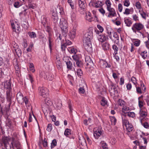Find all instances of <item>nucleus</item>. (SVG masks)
Here are the masks:
<instances>
[{
  "label": "nucleus",
  "mask_w": 149,
  "mask_h": 149,
  "mask_svg": "<svg viewBox=\"0 0 149 149\" xmlns=\"http://www.w3.org/2000/svg\"><path fill=\"white\" fill-rule=\"evenodd\" d=\"M60 26L63 35L65 37H66V34L68 30V24L67 21L63 18L61 19L60 22Z\"/></svg>",
  "instance_id": "f257e3e1"
},
{
  "label": "nucleus",
  "mask_w": 149,
  "mask_h": 149,
  "mask_svg": "<svg viewBox=\"0 0 149 149\" xmlns=\"http://www.w3.org/2000/svg\"><path fill=\"white\" fill-rule=\"evenodd\" d=\"M10 138L8 136H3L2 137L1 141V144L6 149H11V146L9 143Z\"/></svg>",
  "instance_id": "f03ea898"
},
{
  "label": "nucleus",
  "mask_w": 149,
  "mask_h": 149,
  "mask_svg": "<svg viewBox=\"0 0 149 149\" xmlns=\"http://www.w3.org/2000/svg\"><path fill=\"white\" fill-rule=\"evenodd\" d=\"M143 27V25L141 23H136L133 25L132 29L133 31L135 33H136L137 31H138L139 32H140L139 31L141 30ZM140 33H141V32H140Z\"/></svg>",
  "instance_id": "7ed1b4c3"
},
{
  "label": "nucleus",
  "mask_w": 149,
  "mask_h": 149,
  "mask_svg": "<svg viewBox=\"0 0 149 149\" xmlns=\"http://www.w3.org/2000/svg\"><path fill=\"white\" fill-rule=\"evenodd\" d=\"M63 60L65 62L67 65V68L69 70H71L72 69V63L71 61L72 60L68 56H65L63 58Z\"/></svg>",
  "instance_id": "20e7f679"
},
{
  "label": "nucleus",
  "mask_w": 149,
  "mask_h": 149,
  "mask_svg": "<svg viewBox=\"0 0 149 149\" xmlns=\"http://www.w3.org/2000/svg\"><path fill=\"white\" fill-rule=\"evenodd\" d=\"M40 95L43 97H46L48 96L49 93L48 90L45 87H39L38 88Z\"/></svg>",
  "instance_id": "39448f33"
},
{
  "label": "nucleus",
  "mask_w": 149,
  "mask_h": 149,
  "mask_svg": "<svg viewBox=\"0 0 149 149\" xmlns=\"http://www.w3.org/2000/svg\"><path fill=\"white\" fill-rule=\"evenodd\" d=\"M86 65L88 68H93L94 65L93 62L90 57L89 56H86L85 58Z\"/></svg>",
  "instance_id": "423d86ee"
},
{
  "label": "nucleus",
  "mask_w": 149,
  "mask_h": 149,
  "mask_svg": "<svg viewBox=\"0 0 149 149\" xmlns=\"http://www.w3.org/2000/svg\"><path fill=\"white\" fill-rule=\"evenodd\" d=\"M13 98L11 91H6V99L7 101L9 102V107H10L11 104L12 99Z\"/></svg>",
  "instance_id": "0eeeda50"
},
{
  "label": "nucleus",
  "mask_w": 149,
  "mask_h": 149,
  "mask_svg": "<svg viewBox=\"0 0 149 149\" xmlns=\"http://www.w3.org/2000/svg\"><path fill=\"white\" fill-rule=\"evenodd\" d=\"M84 41V42L83 43L85 49L88 52H91L92 50V48L91 42H86L85 41Z\"/></svg>",
  "instance_id": "6e6552de"
},
{
  "label": "nucleus",
  "mask_w": 149,
  "mask_h": 149,
  "mask_svg": "<svg viewBox=\"0 0 149 149\" xmlns=\"http://www.w3.org/2000/svg\"><path fill=\"white\" fill-rule=\"evenodd\" d=\"M99 63L101 67L103 68H109L111 67V65L109 64H108L107 61L102 59L100 60Z\"/></svg>",
  "instance_id": "1a4fd4ad"
},
{
  "label": "nucleus",
  "mask_w": 149,
  "mask_h": 149,
  "mask_svg": "<svg viewBox=\"0 0 149 149\" xmlns=\"http://www.w3.org/2000/svg\"><path fill=\"white\" fill-rule=\"evenodd\" d=\"M107 9L109 11V13L108 15V17H110L111 16L112 17L116 16V14L114 9L113 8H109L107 7Z\"/></svg>",
  "instance_id": "9d476101"
},
{
  "label": "nucleus",
  "mask_w": 149,
  "mask_h": 149,
  "mask_svg": "<svg viewBox=\"0 0 149 149\" xmlns=\"http://www.w3.org/2000/svg\"><path fill=\"white\" fill-rule=\"evenodd\" d=\"M76 34L75 29H73L69 31L68 33V36L71 39H73L75 37Z\"/></svg>",
  "instance_id": "9b49d317"
},
{
  "label": "nucleus",
  "mask_w": 149,
  "mask_h": 149,
  "mask_svg": "<svg viewBox=\"0 0 149 149\" xmlns=\"http://www.w3.org/2000/svg\"><path fill=\"white\" fill-rule=\"evenodd\" d=\"M23 99L24 97L22 94L21 92H18L17 95V99L18 102L22 104L23 103Z\"/></svg>",
  "instance_id": "f8f14e48"
},
{
  "label": "nucleus",
  "mask_w": 149,
  "mask_h": 149,
  "mask_svg": "<svg viewBox=\"0 0 149 149\" xmlns=\"http://www.w3.org/2000/svg\"><path fill=\"white\" fill-rule=\"evenodd\" d=\"M12 146L13 147V145L17 148V149H22V147L20 142L17 140L14 141L11 143Z\"/></svg>",
  "instance_id": "ddd939ff"
},
{
  "label": "nucleus",
  "mask_w": 149,
  "mask_h": 149,
  "mask_svg": "<svg viewBox=\"0 0 149 149\" xmlns=\"http://www.w3.org/2000/svg\"><path fill=\"white\" fill-rule=\"evenodd\" d=\"M109 90L110 93H113L114 94L118 93L117 88L114 85H111L110 86Z\"/></svg>",
  "instance_id": "4468645a"
},
{
  "label": "nucleus",
  "mask_w": 149,
  "mask_h": 149,
  "mask_svg": "<svg viewBox=\"0 0 149 149\" xmlns=\"http://www.w3.org/2000/svg\"><path fill=\"white\" fill-rule=\"evenodd\" d=\"M4 88L6 89L7 91H11L12 89L11 84L10 81H7L4 84Z\"/></svg>",
  "instance_id": "2eb2a0df"
},
{
  "label": "nucleus",
  "mask_w": 149,
  "mask_h": 149,
  "mask_svg": "<svg viewBox=\"0 0 149 149\" xmlns=\"http://www.w3.org/2000/svg\"><path fill=\"white\" fill-rule=\"evenodd\" d=\"M52 18L53 19L54 23H56L58 19V17L56 12V11H52Z\"/></svg>",
  "instance_id": "dca6fc26"
},
{
  "label": "nucleus",
  "mask_w": 149,
  "mask_h": 149,
  "mask_svg": "<svg viewBox=\"0 0 149 149\" xmlns=\"http://www.w3.org/2000/svg\"><path fill=\"white\" fill-rule=\"evenodd\" d=\"M102 133L101 131L99 130H97L94 132L93 134L94 136L96 139H97L101 135Z\"/></svg>",
  "instance_id": "f3484780"
},
{
  "label": "nucleus",
  "mask_w": 149,
  "mask_h": 149,
  "mask_svg": "<svg viewBox=\"0 0 149 149\" xmlns=\"http://www.w3.org/2000/svg\"><path fill=\"white\" fill-rule=\"evenodd\" d=\"M78 4L79 7L81 9H84L85 8L86 3L85 1H78Z\"/></svg>",
  "instance_id": "a211bd4d"
},
{
  "label": "nucleus",
  "mask_w": 149,
  "mask_h": 149,
  "mask_svg": "<svg viewBox=\"0 0 149 149\" xmlns=\"http://www.w3.org/2000/svg\"><path fill=\"white\" fill-rule=\"evenodd\" d=\"M97 38L99 40L102 42L105 41L107 38L105 36L102 35H100Z\"/></svg>",
  "instance_id": "6ab92c4d"
},
{
  "label": "nucleus",
  "mask_w": 149,
  "mask_h": 149,
  "mask_svg": "<svg viewBox=\"0 0 149 149\" xmlns=\"http://www.w3.org/2000/svg\"><path fill=\"white\" fill-rule=\"evenodd\" d=\"M93 36V32L91 30H89L84 35V37L86 38L88 37L89 38H92Z\"/></svg>",
  "instance_id": "aec40b11"
},
{
  "label": "nucleus",
  "mask_w": 149,
  "mask_h": 149,
  "mask_svg": "<svg viewBox=\"0 0 149 149\" xmlns=\"http://www.w3.org/2000/svg\"><path fill=\"white\" fill-rule=\"evenodd\" d=\"M126 129L128 132L132 131L133 129V127L131 123H129L126 126Z\"/></svg>",
  "instance_id": "412c9836"
},
{
  "label": "nucleus",
  "mask_w": 149,
  "mask_h": 149,
  "mask_svg": "<svg viewBox=\"0 0 149 149\" xmlns=\"http://www.w3.org/2000/svg\"><path fill=\"white\" fill-rule=\"evenodd\" d=\"M110 44L107 42H105L102 45V48L104 50H108Z\"/></svg>",
  "instance_id": "4be33fe9"
},
{
  "label": "nucleus",
  "mask_w": 149,
  "mask_h": 149,
  "mask_svg": "<svg viewBox=\"0 0 149 149\" xmlns=\"http://www.w3.org/2000/svg\"><path fill=\"white\" fill-rule=\"evenodd\" d=\"M68 50L71 53L74 54H75L77 52L76 49L73 47L69 48L68 49Z\"/></svg>",
  "instance_id": "5701e85b"
},
{
  "label": "nucleus",
  "mask_w": 149,
  "mask_h": 149,
  "mask_svg": "<svg viewBox=\"0 0 149 149\" xmlns=\"http://www.w3.org/2000/svg\"><path fill=\"white\" fill-rule=\"evenodd\" d=\"M107 33L109 38L112 39L111 33L113 30L110 28L108 27L107 28Z\"/></svg>",
  "instance_id": "b1692460"
},
{
  "label": "nucleus",
  "mask_w": 149,
  "mask_h": 149,
  "mask_svg": "<svg viewBox=\"0 0 149 149\" xmlns=\"http://www.w3.org/2000/svg\"><path fill=\"white\" fill-rule=\"evenodd\" d=\"M64 134L67 137H68L71 134V130L67 128L65 131Z\"/></svg>",
  "instance_id": "393cba45"
},
{
  "label": "nucleus",
  "mask_w": 149,
  "mask_h": 149,
  "mask_svg": "<svg viewBox=\"0 0 149 149\" xmlns=\"http://www.w3.org/2000/svg\"><path fill=\"white\" fill-rule=\"evenodd\" d=\"M125 22L126 26L128 27L130 26L132 24V22L128 19L125 20Z\"/></svg>",
  "instance_id": "a878e982"
},
{
  "label": "nucleus",
  "mask_w": 149,
  "mask_h": 149,
  "mask_svg": "<svg viewBox=\"0 0 149 149\" xmlns=\"http://www.w3.org/2000/svg\"><path fill=\"white\" fill-rule=\"evenodd\" d=\"M77 66L79 68L83 67V63L82 61L80 60H79L75 62Z\"/></svg>",
  "instance_id": "bb28decb"
},
{
  "label": "nucleus",
  "mask_w": 149,
  "mask_h": 149,
  "mask_svg": "<svg viewBox=\"0 0 149 149\" xmlns=\"http://www.w3.org/2000/svg\"><path fill=\"white\" fill-rule=\"evenodd\" d=\"M76 73L77 76L80 78L81 77L83 74V72L81 69H77L76 72Z\"/></svg>",
  "instance_id": "cd10ccee"
},
{
  "label": "nucleus",
  "mask_w": 149,
  "mask_h": 149,
  "mask_svg": "<svg viewBox=\"0 0 149 149\" xmlns=\"http://www.w3.org/2000/svg\"><path fill=\"white\" fill-rule=\"evenodd\" d=\"M56 66L58 69L59 70L61 69L62 67V63H61V62L59 60H58L56 62Z\"/></svg>",
  "instance_id": "c85d7f7f"
},
{
  "label": "nucleus",
  "mask_w": 149,
  "mask_h": 149,
  "mask_svg": "<svg viewBox=\"0 0 149 149\" xmlns=\"http://www.w3.org/2000/svg\"><path fill=\"white\" fill-rule=\"evenodd\" d=\"M86 19L89 21H90L91 19L92 18L91 13L89 12L86 13Z\"/></svg>",
  "instance_id": "c756f323"
},
{
  "label": "nucleus",
  "mask_w": 149,
  "mask_h": 149,
  "mask_svg": "<svg viewBox=\"0 0 149 149\" xmlns=\"http://www.w3.org/2000/svg\"><path fill=\"white\" fill-rule=\"evenodd\" d=\"M107 101L105 100L104 97H103L101 101V104L103 106H105L107 104Z\"/></svg>",
  "instance_id": "7c9ffc66"
},
{
  "label": "nucleus",
  "mask_w": 149,
  "mask_h": 149,
  "mask_svg": "<svg viewBox=\"0 0 149 149\" xmlns=\"http://www.w3.org/2000/svg\"><path fill=\"white\" fill-rule=\"evenodd\" d=\"M127 116L133 118L135 116V114L133 112H128L127 113H126V115H124L125 116Z\"/></svg>",
  "instance_id": "2f4dec72"
},
{
  "label": "nucleus",
  "mask_w": 149,
  "mask_h": 149,
  "mask_svg": "<svg viewBox=\"0 0 149 149\" xmlns=\"http://www.w3.org/2000/svg\"><path fill=\"white\" fill-rule=\"evenodd\" d=\"M113 37L116 39V40H115V41L116 42L118 43L119 42V37L117 33L115 32H113Z\"/></svg>",
  "instance_id": "473e14b6"
},
{
  "label": "nucleus",
  "mask_w": 149,
  "mask_h": 149,
  "mask_svg": "<svg viewBox=\"0 0 149 149\" xmlns=\"http://www.w3.org/2000/svg\"><path fill=\"white\" fill-rule=\"evenodd\" d=\"M139 12L140 13V14L142 18L145 19H146V16H148V15L143 11L139 10Z\"/></svg>",
  "instance_id": "72a5a7b5"
},
{
  "label": "nucleus",
  "mask_w": 149,
  "mask_h": 149,
  "mask_svg": "<svg viewBox=\"0 0 149 149\" xmlns=\"http://www.w3.org/2000/svg\"><path fill=\"white\" fill-rule=\"evenodd\" d=\"M57 145V142L55 139H54L52 142L51 143V148H53L54 147L56 146Z\"/></svg>",
  "instance_id": "f704fd0d"
},
{
  "label": "nucleus",
  "mask_w": 149,
  "mask_h": 149,
  "mask_svg": "<svg viewBox=\"0 0 149 149\" xmlns=\"http://www.w3.org/2000/svg\"><path fill=\"white\" fill-rule=\"evenodd\" d=\"M28 34L29 36L31 38H35L36 37V33L33 32H29Z\"/></svg>",
  "instance_id": "c9c22d12"
},
{
  "label": "nucleus",
  "mask_w": 149,
  "mask_h": 149,
  "mask_svg": "<svg viewBox=\"0 0 149 149\" xmlns=\"http://www.w3.org/2000/svg\"><path fill=\"white\" fill-rule=\"evenodd\" d=\"M139 114L140 116L143 118L146 117L147 115V113L146 112L141 110H140L139 112Z\"/></svg>",
  "instance_id": "e433bc0d"
},
{
  "label": "nucleus",
  "mask_w": 149,
  "mask_h": 149,
  "mask_svg": "<svg viewBox=\"0 0 149 149\" xmlns=\"http://www.w3.org/2000/svg\"><path fill=\"white\" fill-rule=\"evenodd\" d=\"M129 108L128 107H123L122 109V111L124 113V114H123V116H124L125 115H126V113H127L128 112L127 111L129 110Z\"/></svg>",
  "instance_id": "4c0bfd02"
},
{
  "label": "nucleus",
  "mask_w": 149,
  "mask_h": 149,
  "mask_svg": "<svg viewBox=\"0 0 149 149\" xmlns=\"http://www.w3.org/2000/svg\"><path fill=\"white\" fill-rule=\"evenodd\" d=\"M141 124L142 125L146 128H148L149 127V124L147 122H145L144 123H143L142 122V120H141Z\"/></svg>",
  "instance_id": "58836bf2"
},
{
  "label": "nucleus",
  "mask_w": 149,
  "mask_h": 149,
  "mask_svg": "<svg viewBox=\"0 0 149 149\" xmlns=\"http://www.w3.org/2000/svg\"><path fill=\"white\" fill-rule=\"evenodd\" d=\"M45 100V103L47 105H49L52 104V102L50 100H49V98H46Z\"/></svg>",
  "instance_id": "ea45409f"
},
{
  "label": "nucleus",
  "mask_w": 149,
  "mask_h": 149,
  "mask_svg": "<svg viewBox=\"0 0 149 149\" xmlns=\"http://www.w3.org/2000/svg\"><path fill=\"white\" fill-rule=\"evenodd\" d=\"M122 119L123 120V126H125V127L127 124L129 123V121L125 119H123L122 117Z\"/></svg>",
  "instance_id": "a19ab883"
},
{
  "label": "nucleus",
  "mask_w": 149,
  "mask_h": 149,
  "mask_svg": "<svg viewBox=\"0 0 149 149\" xmlns=\"http://www.w3.org/2000/svg\"><path fill=\"white\" fill-rule=\"evenodd\" d=\"M72 57L73 60L75 61V62L80 60L79 56L77 55L73 56Z\"/></svg>",
  "instance_id": "79ce46f5"
},
{
  "label": "nucleus",
  "mask_w": 149,
  "mask_h": 149,
  "mask_svg": "<svg viewBox=\"0 0 149 149\" xmlns=\"http://www.w3.org/2000/svg\"><path fill=\"white\" fill-rule=\"evenodd\" d=\"M112 48L114 51V53L115 54H117L118 48L116 45H113L112 46Z\"/></svg>",
  "instance_id": "37998d69"
},
{
  "label": "nucleus",
  "mask_w": 149,
  "mask_h": 149,
  "mask_svg": "<svg viewBox=\"0 0 149 149\" xmlns=\"http://www.w3.org/2000/svg\"><path fill=\"white\" fill-rule=\"evenodd\" d=\"M135 6L136 8L138 9H141V4L139 1L136 2L135 3Z\"/></svg>",
  "instance_id": "c03bdc74"
},
{
  "label": "nucleus",
  "mask_w": 149,
  "mask_h": 149,
  "mask_svg": "<svg viewBox=\"0 0 149 149\" xmlns=\"http://www.w3.org/2000/svg\"><path fill=\"white\" fill-rule=\"evenodd\" d=\"M79 142L81 144L82 146H84L86 144V141L84 139H83L81 140L79 139Z\"/></svg>",
  "instance_id": "a18cd8bd"
},
{
  "label": "nucleus",
  "mask_w": 149,
  "mask_h": 149,
  "mask_svg": "<svg viewBox=\"0 0 149 149\" xmlns=\"http://www.w3.org/2000/svg\"><path fill=\"white\" fill-rule=\"evenodd\" d=\"M102 146L103 149H108L107 145L106 143H104V141H102L101 142Z\"/></svg>",
  "instance_id": "49530a36"
},
{
  "label": "nucleus",
  "mask_w": 149,
  "mask_h": 149,
  "mask_svg": "<svg viewBox=\"0 0 149 149\" xmlns=\"http://www.w3.org/2000/svg\"><path fill=\"white\" fill-rule=\"evenodd\" d=\"M91 38H88V37H87V38H86L85 37H84L83 38V42L84 43L85 41H86V42H91Z\"/></svg>",
  "instance_id": "de8ad7c7"
},
{
  "label": "nucleus",
  "mask_w": 149,
  "mask_h": 149,
  "mask_svg": "<svg viewBox=\"0 0 149 149\" xmlns=\"http://www.w3.org/2000/svg\"><path fill=\"white\" fill-rule=\"evenodd\" d=\"M140 43V40H137L135 41L134 42V45L136 47H138L139 46Z\"/></svg>",
  "instance_id": "09e8293b"
},
{
  "label": "nucleus",
  "mask_w": 149,
  "mask_h": 149,
  "mask_svg": "<svg viewBox=\"0 0 149 149\" xmlns=\"http://www.w3.org/2000/svg\"><path fill=\"white\" fill-rule=\"evenodd\" d=\"M52 129V126L51 124H49L47 126V130L48 132H50Z\"/></svg>",
  "instance_id": "8fccbe9b"
},
{
  "label": "nucleus",
  "mask_w": 149,
  "mask_h": 149,
  "mask_svg": "<svg viewBox=\"0 0 149 149\" xmlns=\"http://www.w3.org/2000/svg\"><path fill=\"white\" fill-rule=\"evenodd\" d=\"M105 3L107 6V7H108L109 8H111V3L109 0H107Z\"/></svg>",
  "instance_id": "3c124183"
},
{
  "label": "nucleus",
  "mask_w": 149,
  "mask_h": 149,
  "mask_svg": "<svg viewBox=\"0 0 149 149\" xmlns=\"http://www.w3.org/2000/svg\"><path fill=\"white\" fill-rule=\"evenodd\" d=\"M65 37V45H70L71 44L72 42L71 41H70V40H67L66 38H67V36L66 37Z\"/></svg>",
  "instance_id": "603ef678"
},
{
  "label": "nucleus",
  "mask_w": 149,
  "mask_h": 149,
  "mask_svg": "<svg viewBox=\"0 0 149 149\" xmlns=\"http://www.w3.org/2000/svg\"><path fill=\"white\" fill-rule=\"evenodd\" d=\"M57 37L56 38V40L58 42L59 40H61L62 39V36L60 33H58L57 34Z\"/></svg>",
  "instance_id": "864d4df0"
},
{
  "label": "nucleus",
  "mask_w": 149,
  "mask_h": 149,
  "mask_svg": "<svg viewBox=\"0 0 149 149\" xmlns=\"http://www.w3.org/2000/svg\"><path fill=\"white\" fill-rule=\"evenodd\" d=\"M68 3H69L70 6L71 7V8L73 9L74 8V6L72 2V0H68Z\"/></svg>",
  "instance_id": "5fc2aeb1"
},
{
  "label": "nucleus",
  "mask_w": 149,
  "mask_h": 149,
  "mask_svg": "<svg viewBox=\"0 0 149 149\" xmlns=\"http://www.w3.org/2000/svg\"><path fill=\"white\" fill-rule=\"evenodd\" d=\"M124 5L126 7L128 6L130 4V3L129 0H125L124 3Z\"/></svg>",
  "instance_id": "6e6d98bb"
},
{
  "label": "nucleus",
  "mask_w": 149,
  "mask_h": 149,
  "mask_svg": "<svg viewBox=\"0 0 149 149\" xmlns=\"http://www.w3.org/2000/svg\"><path fill=\"white\" fill-rule=\"evenodd\" d=\"M43 145L44 147H46L47 145V142L46 138H44L43 141Z\"/></svg>",
  "instance_id": "4d7b16f0"
},
{
  "label": "nucleus",
  "mask_w": 149,
  "mask_h": 149,
  "mask_svg": "<svg viewBox=\"0 0 149 149\" xmlns=\"http://www.w3.org/2000/svg\"><path fill=\"white\" fill-rule=\"evenodd\" d=\"M97 28L99 29L100 33L102 32L103 31L104 29L103 27L100 25H97Z\"/></svg>",
  "instance_id": "13d9d810"
},
{
  "label": "nucleus",
  "mask_w": 149,
  "mask_h": 149,
  "mask_svg": "<svg viewBox=\"0 0 149 149\" xmlns=\"http://www.w3.org/2000/svg\"><path fill=\"white\" fill-rule=\"evenodd\" d=\"M68 107L70 110V112H72V105L71 104V101L69 100L68 102Z\"/></svg>",
  "instance_id": "bf43d9fd"
},
{
  "label": "nucleus",
  "mask_w": 149,
  "mask_h": 149,
  "mask_svg": "<svg viewBox=\"0 0 149 149\" xmlns=\"http://www.w3.org/2000/svg\"><path fill=\"white\" fill-rule=\"evenodd\" d=\"M15 52L17 55H21L22 54V51L20 49H17L15 50Z\"/></svg>",
  "instance_id": "052dcab7"
},
{
  "label": "nucleus",
  "mask_w": 149,
  "mask_h": 149,
  "mask_svg": "<svg viewBox=\"0 0 149 149\" xmlns=\"http://www.w3.org/2000/svg\"><path fill=\"white\" fill-rule=\"evenodd\" d=\"M79 93H84L85 90L82 87H80L79 89Z\"/></svg>",
  "instance_id": "680f3d73"
},
{
  "label": "nucleus",
  "mask_w": 149,
  "mask_h": 149,
  "mask_svg": "<svg viewBox=\"0 0 149 149\" xmlns=\"http://www.w3.org/2000/svg\"><path fill=\"white\" fill-rule=\"evenodd\" d=\"M131 80L134 84H135L137 83L136 79L135 77H132L131 78Z\"/></svg>",
  "instance_id": "e2e57ef3"
},
{
  "label": "nucleus",
  "mask_w": 149,
  "mask_h": 149,
  "mask_svg": "<svg viewBox=\"0 0 149 149\" xmlns=\"http://www.w3.org/2000/svg\"><path fill=\"white\" fill-rule=\"evenodd\" d=\"M123 101L122 100L119 99L118 101L117 104L118 105H119L120 106H122L123 104Z\"/></svg>",
  "instance_id": "0e129e2a"
},
{
  "label": "nucleus",
  "mask_w": 149,
  "mask_h": 149,
  "mask_svg": "<svg viewBox=\"0 0 149 149\" xmlns=\"http://www.w3.org/2000/svg\"><path fill=\"white\" fill-rule=\"evenodd\" d=\"M66 45L65 44L63 43L61 45V48L62 51H64L66 48Z\"/></svg>",
  "instance_id": "69168bd1"
},
{
  "label": "nucleus",
  "mask_w": 149,
  "mask_h": 149,
  "mask_svg": "<svg viewBox=\"0 0 149 149\" xmlns=\"http://www.w3.org/2000/svg\"><path fill=\"white\" fill-rule=\"evenodd\" d=\"M118 9L119 12H121L123 9V6L122 5L120 4H119L118 5Z\"/></svg>",
  "instance_id": "338daca9"
},
{
  "label": "nucleus",
  "mask_w": 149,
  "mask_h": 149,
  "mask_svg": "<svg viewBox=\"0 0 149 149\" xmlns=\"http://www.w3.org/2000/svg\"><path fill=\"white\" fill-rule=\"evenodd\" d=\"M133 19L136 21H138L139 19H138V17L136 15H133L132 16Z\"/></svg>",
  "instance_id": "774afa93"
}]
</instances>
